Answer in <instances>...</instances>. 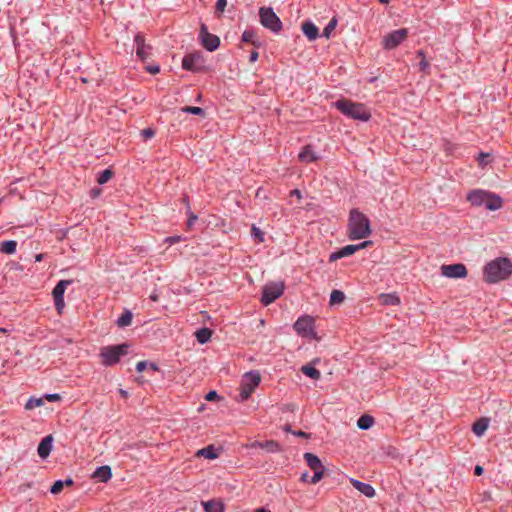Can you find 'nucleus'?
Returning a JSON list of instances; mask_svg holds the SVG:
<instances>
[{"label":"nucleus","mask_w":512,"mask_h":512,"mask_svg":"<svg viewBox=\"0 0 512 512\" xmlns=\"http://www.w3.org/2000/svg\"><path fill=\"white\" fill-rule=\"evenodd\" d=\"M284 288L285 286L283 282H271L266 284L263 287V292L261 296L262 304L269 305L272 302H274L283 294Z\"/></svg>","instance_id":"obj_7"},{"label":"nucleus","mask_w":512,"mask_h":512,"mask_svg":"<svg viewBox=\"0 0 512 512\" xmlns=\"http://www.w3.org/2000/svg\"><path fill=\"white\" fill-rule=\"evenodd\" d=\"M258 57H259V53L256 50H253L250 54L249 61L251 63H253V62L257 61Z\"/></svg>","instance_id":"obj_53"},{"label":"nucleus","mask_w":512,"mask_h":512,"mask_svg":"<svg viewBox=\"0 0 512 512\" xmlns=\"http://www.w3.org/2000/svg\"><path fill=\"white\" fill-rule=\"evenodd\" d=\"M417 57L420 58V62H419L420 70L423 71V72H426L429 69L430 65H429V62L426 59V55L423 52V50H419L417 52Z\"/></svg>","instance_id":"obj_40"},{"label":"nucleus","mask_w":512,"mask_h":512,"mask_svg":"<svg viewBox=\"0 0 512 512\" xmlns=\"http://www.w3.org/2000/svg\"><path fill=\"white\" fill-rule=\"evenodd\" d=\"M262 449H265L268 452L274 453V452L280 451V446H279L278 442H276L274 440H269V441L262 442Z\"/></svg>","instance_id":"obj_39"},{"label":"nucleus","mask_w":512,"mask_h":512,"mask_svg":"<svg viewBox=\"0 0 512 512\" xmlns=\"http://www.w3.org/2000/svg\"><path fill=\"white\" fill-rule=\"evenodd\" d=\"M246 447L247 448H256V447L262 448V442L254 441L250 444H247Z\"/></svg>","instance_id":"obj_57"},{"label":"nucleus","mask_w":512,"mask_h":512,"mask_svg":"<svg viewBox=\"0 0 512 512\" xmlns=\"http://www.w3.org/2000/svg\"><path fill=\"white\" fill-rule=\"evenodd\" d=\"M487 199V191L476 189L472 190L467 195V200L473 205V206H484Z\"/></svg>","instance_id":"obj_13"},{"label":"nucleus","mask_w":512,"mask_h":512,"mask_svg":"<svg viewBox=\"0 0 512 512\" xmlns=\"http://www.w3.org/2000/svg\"><path fill=\"white\" fill-rule=\"evenodd\" d=\"M302 31L310 41L316 40L319 37V29L311 21H306L302 24Z\"/></svg>","instance_id":"obj_20"},{"label":"nucleus","mask_w":512,"mask_h":512,"mask_svg":"<svg viewBox=\"0 0 512 512\" xmlns=\"http://www.w3.org/2000/svg\"><path fill=\"white\" fill-rule=\"evenodd\" d=\"M112 476L111 468L109 466H101L95 470L92 477L100 482L108 481Z\"/></svg>","instance_id":"obj_22"},{"label":"nucleus","mask_w":512,"mask_h":512,"mask_svg":"<svg viewBox=\"0 0 512 512\" xmlns=\"http://www.w3.org/2000/svg\"><path fill=\"white\" fill-rule=\"evenodd\" d=\"M372 244V241H364V242H361L359 244H355L356 245V248H357V251L361 250V249H364L366 247H368L369 245Z\"/></svg>","instance_id":"obj_52"},{"label":"nucleus","mask_w":512,"mask_h":512,"mask_svg":"<svg viewBox=\"0 0 512 512\" xmlns=\"http://www.w3.org/2000/svg\"><path fill=\"white\" fill-rule=\"evenodd\" d=\"M136 370L138 372H142V371H145L147 370L148 372L150 373H156L158 371V367L155 363L153 362H148V361H140L136 364Z\"/></svg>","instance_id":"obj_33"},{"label":"nucleus","mask_w":512,"mask_h":512,"mask_svg":"<svg viewBox=\"0 0 512 512\" xmlns=\"http://www.w3.org/2000/svg\"><path fill=\"white\" fill-rule=\"evenodd\" d=\"M337 18L336 17H333L329 22L328 24L325 26V28L323 29V32H322V37H325V38H330L331 36V33L334 31V29L336 28L337 26Z\"/></svg>","instance_id":"obj_38"},{"label":"nucleus","mask_w":512,"mask_h":512,"mask_svg":"<svg viewBox=\"0 0 512 512\" xmlns=\"http://www.w3.org/2000/svg\"><path fill=\"white\" fill-rule=\"evenodd\" d=\"M44 404V397H41V398H30L26 405H25V408L30 410V409H34L36 407H40Z\"/></svg>","instance_id":"obj_41"},{"label":"nucleus","mask_w":512,"mask_h":512,"mask_svg":"<svg viewBox=\"0 0 512 512\" xmlns=\"http://www.w3.org/2000/svg\"><path fill=\"white\" fill-rule=\"evenodd\" d=\"M113 177V171L110 168H107L100 172L97 177V182L100 185L107 183Z\"/></svg>","instance_id":"obj_37"},{"label":"nucleus","mask_w":512,"mask_h":512,"mask_svg":"<svg viewBox=\"0 0 512 512\" xmlns=\"http://www.w3.org/2000/svg\"><path fill=\"white\" fill-rule=\"evenodd\" d=\"M347 232L350 240L367 238L372 233L369 218L358 209H351L347 224Z\"/></svg>","instance_id":"obj_2"},{"label":"nucleus","mask_w":512,"mask_h":512,"mask_svg":"<svg viewBox=\"0 0 512 512\" xmlns=\"http://www.w3.org/2000/svg\"><path fill=\"white\" fill-rule=\"evenodd\" d=\"M324 476V470L314 471V475L310 478L311 484L318 483Z\"/></svg>","instance_id":"obj_45"},{"label":"nucleus","mask_w":512,"mask_h":512,"mask_svg":"<svg viewBox=\"0 0 512 512\" xmlns=\"http://www.w3.org/2000/svg\"><path fill=\"white\" fill-rule=\"evenodd\" d=\"M182 68L193 73L209 71V67L206 66L204 56L200 51L186 54L182 59Z\"/></svg>","instance_id":"obj_6"},{"label":"nucleus","mask_w":512,"mask_h":512,"mask_svg":"<svg viewBox=\"0 0 512 512\" xmlns=\"http://www.w3.org/2000/svg\"><path fill=\"white\" fill-rule=\"evenodd\" d=\"M17 242L14 240H7L0 243V251L5 254H14L16 252Z\"/></svg>","instance_id":"obj_31"},{"label":"nucleus","mask_w":512,"mask_h":512,"mask_svg":"<svg viewBox=\"0 0 512 512\" xmlns=\"http://www.w3.org/2000/svg\"><path fill=\"white\" fill-rule=\"evenodd\" d=\"M374 424V418L370 415H362L358 420H357V426L362 429V430H367L369 428H371Z\"/></svg>","instance_id":"obj_34"},{"label":"nucleus","mask_w":512,"mask_h":512,"mask_svg":"<svg viewBox=\"0 0 512 512\" xmlns=\"http://www.w3.org/2000/svg\"><path fill=\"white\" fill-rule=\"evenodd\" d=\"M441 273L447 278H464L467 276V268L462 263H455L441 266Z\"/></svg>","instance_id":"obj_11"},{"label":"nucleus","mask_w":512,"mask_h":512,"mask_svg":"<svg viewBox=\"0 0 512 512\" xmlns=\"http://www.w3.org/2000/svg\"><path fill=\"white\" fill-rule=\"evenodd\" d=\"M146 70L150 73V74H157L159 71H160V67L159 65H148L146 67Z\"/></svg>","instance_id":"obj_49"},{"label":"nucleus","mask_w":512,"mask_h":512,"mask_svg":"<svg viewBox=\"0 0 512 512\" xmlns=\"http://www.w3.org/2000/svg\"><path fill=\"white\" fill-rule=\"evenodd\" d=\"M52 440V436L48 435L44 437L39 443L37 452L42 459H45L49 456L52 449Z\"/></svg>","instance_id":"obj_18"},{"label":"nucleus","mask_w":512,"mask_h":512,"mask_svg":"<svg viewBox=\"0 0 512 512\" xmlns=\"http://www.w3.org/2000/svg\"><path fill=\"white\" fill-rule=\"evenodd\" d=\"M255 386H240L238 390V394L234 395L233 397L237 401H245L247 400L250 395L253 393V388Z\"/></svg>","instance_id":"obj_28"},{"label":"nucleus","mask_w":512,"mask_h":512,"mask_svg":"<svg viewBox=\"0 0 512 512\" xmlns=\"http://www.w3.org/2000/svg\"><path fill=\"white\" fill-rule=\"evenodd\" d=\"M132 312L130 310H125L123 314L117 319L116 323L119 327L129 326L132 322Z\"/></svg>","instance_id":"obj_35"},{"label":"nucleus","mask_w":512,"mask_h":512,"mask_svg":"<svg viewBox=\"0 0 512 512\" xmlns=\"http://www.w3.org/2000/svg\"><path fill=\"white\" fill-rule=\"evenodd\" d=\"M195 336H196L197 341L200 344H205L211 339L212 331L209 328L204 327V328L198 329L195 332Z\"/></svg>","instance_id":"obj_29"},{"label":"nucleus","mask_w":512,"mask_h":512,"mask_svg":"<svg viewBox=\"0 0 512 512\" xmlns=\"http://www.w3.org/2000/svg\"><path fill=\"white\" fill-rule=\"evenodd\" d=\"M407 35L408 30L406 28L394 30L384 36L382 46L386 50H393L407 38Z\"/></svg>","instance_id":"obj_8"},{"label":"nucleus","mask_w":512,"mask_h":512,"mask_svg":"<svg viewBox=\"0 0 512 512\" xmlns=\"http://www.w3.org/2000/svg\"><path fill=\"white\" fill-rule=\"evenodd\" d=\"M380 300L384 305L395 306L400 304V298L395 293H383L380 295Z\"/></svg>","instance_id":"obj_27"},{"label":"nucleus","mask_w":512,"mask_h":512,"mask_svg":"<svg viewBox=\"0 0 512 512\" xmlns=\"http://www.w3.org/2000/svg\"><path fill=\"white\" fill-rule=\"evenodd\" d=\"M64 482V486H71L73 485V480L72 479H66Z\"/></svg>","instance_id":"obj_63"},{"label":"nucleus","mask_w":512,"mask_h":512,"mask_svg":"<svg viewBox=\"0 0 512 512\" xmlns=\"http://www.w3.org/2000/svg\"><path fill=\"white\" fill-rule=\"evenodd\" d=\"M199 40L202 46L209 52H213L220 46V39L217 35L208 31L206 24L202 23L199 30Z\"/></svg>","instance_id":"obj_9"},{"label":"nucleus","mask_w":512,"mask_h":512,"mask_svg":"<svg viewBox=\"0 0 512 512\" xmlns=\"http://www.w3.org/2000/svg\"><path fill=\"white\" fill-rule=\"evenodd\" d=\"M134 44L136 47V55L142 61L147 60L152 54L151 45L145 42V37L141 33H137L134 37Z\"/></svg>","instance_id":"obj_12"},{"label":"nucleus","mask_w":512,"mask_h":512,"mask_svg":"<svg viewBox=\"0 0 512 512\" xmlns=\"http://www.w3.org/2000/svg\"><path fill=\"white\" fill-rule=\"evenodd\" d=\"M483 274L487 283L504 281L512 275V261L507 257H498L484 266Z\"/></svg>","instance_id":"obj_1"},{"label":"nucleus","mask_w":512,"mask_h":512,"mask_svg":"<svg viewBox=\"0 0 512 512\" xmlns=\"http://www.w3.org/2000/svg\"><path fill=\"white\" fill-rule=\"evenodd\" d=\"M474 472H475V475L480 476V475H482V473H483V468H482L480 465H477V466L475 467Z\"/></svg>","instance_id":"obj_59"},{"label":"nucleus","mask_w":512,"mask_h":512,"mask_svg":"<svg viewBox=\"0 0 512 512\" xmlns=\"http://www.w3.org/2000/svg\"><path fill=\"white\" fill-rule=\"evenodd\" d=\"M73 283V280H60L52 291L53 297L64 298L66 288Z\"/></svg>","instance_id":"obj_26"},{"label":"nucleus","mask_w":512,"mask_h":512,"mask_svg":"<svg viewBox=\"0 0 512 512\" xmlns=\"http://www.w3.org/2000/svg\"><path fill=\"white\" fill-rule=\"evenodd\" d=\"M490 155L487 154V153H481L480 156H479V165L480 166H484L487 164V158L489 157Z\"/></svg>","instance_id":"obj_50"},{"label":"nucleus","mask_w":512,"mask_h":512,"mask_svg":"<svg viewBox=\"0 0 512 512\" xmlns=\"http://www.w3.org/2000/svg\"><path fill=\"white\" fill-rule=\"evenodd\" d=\"M205 512H223V504L217 500L203 502Z\"/></svg>","instance_id":"obj_30"},{"label":"nucleus","mask_w":512,"mask_h":512,"mask_svg":"<svg viewBox=\"0 0 512 512\" xmlns=\"http://www.w3.org/2000/svg\"><path fill=\"white\" fill-rule=\"evenodd\" d=\"M99 194H100V190H99V189H93V190L91 191V195H92V197H96V196H98Z\"/></svg>","instance_id":"obj_62"},{"label":"nucleus","mask_w":512,"mask_h":512,"mask_svg":"<svg viewBox=\"0 0 512 512\" xmlns=\"http://www.w3.org/2000/svg\"><path fill=\"white\" fill-rule=\"evenodd\" d=\"M355 252H357L356 245H354V244L346 245V246L338 249L337 251L331 253L329 256V261L334 262V261L342 259L344 257L351 256Z\"/></svg>","instance_id":"obj_14"},{"label":"nucleus","mask_w":512,"mask_h":512,"mask_svg":"<svg viewBox=\"0 0 512 512\" xmlns=\"http://www.w3.org/2000/svg\"><path fill=\"white\" fill-rule=\"evenodd\" d=\"M242 41L251 43L256 47L260 45L257 39V34L252 29H247L242 33Z\"/></svg>","instance_id":"obj_32"},{"label":"nucleus","mask_w":512,"mask_h":512,"mask_svg":"<svg viewBox=\"0 0 512 512\" xmlns=\"http://www.w3.org/2000/svg\"><path fill=\"white\" fill-rule=\"evenodd\" d=\"M218 397L217 393L215 391H210L206 396V400L212 401Z\"/></svg>","instance_id":"obj_54"},{"label":"nucleus","mask_w":512,"mask_h":512,"mask_svg":"<svg viewBox=\"0 0 512 512\" xmlns=\"http://www.w3.org/2000/svg\"><path fill=\"white\" fill-rule=\"evenodd\" d=\"M350 483L355 489H357L366 497L372 498L375 496V489L370 484L363 483L356 479H351Z\"/></svg>","instance_id":"obj_17"},{"label":"nucleus","mask_w":512,"mask_h":512,"mask_svg":"<svg viewBox=\"0 0 512 512\" xmlns=\"http://www.w3.org/2000/svg\"><path fill=\"white\" fill-rule=\"evenodd\" d=\"M320 363V359H314L312 362L306 364V365H303L301 367V371L304 375H306L307 377H309L310 379L314 380V381H317L320 379V371L315 367L316 364H319Z\"/></svg>","instance_id":"obj_15"},{"label":"nucleus","mask_w":512,"mask_h":512,"mask_svg":"<svg viewBox=\"0 0 512 512\" xmlns=\"http://www.w3.org/2000/svg\"><path fill=\"white\" fill-rule=\"evenodd\" d=\"M118 391H119V393L121 394V396H122L123 398H127V397H128V395L130 394V392H129V391L124 390V389H119Z\"/></svg>","instance_id":"obj_61"},{"label":"nucleus","mask_w":512,"mask_h":512,"mask_svg":"<svg viewBox=\"0 0 512 512\" xmlns=\"http://www.w3.org/2000/svg\"><path fill=\"white\" fill-rule=\"evenodd\" d=\"M141 135H142V137H143L145 140H148V139H150V138L154 137V135H155V130H154L153 128H150V127L145 128V129H143V130L141 131Z\"/></svg>","instance_id":"obj_46"},{"label":"nucleus","mask_w":512,"mask_h":512,"mask_svg":"<svg viewBox=\"0 0 512 512\" xmlns=\"http://www.w3.org/2000/svg\"><path fill=\"white\" fill-rule=\"evenodd\" d=\"M299 160L304 163H311L314 161H317L320 157L317 155L311 145H306L302 148L301 152L299 153Z\"/></svg>","instance_id":"obj_19"},{"label":"nucleus","mask_w":512,"mask_h":512,"mask_svg":"<svg viewBox=\"0 0 512 512\" xmlns=\"http://www.w3.org/2000/svg\"><path fill=\"white\" fill-rule=\"evenodd\" d=\"M345 300V294L341 290H333L330 294V305L341 304Z\"/></svg>","instance_id":"obj_36"},{"label":"nucleus","mask_w":512,"mask_h":512,"mask_svg":"<svg viewBox=\"0 0 512 512\" xmlns=\"http://www.w3.org/2000/svg\"><path fill=\"white\" fill-rule=\"evenodd\" d=\"M128 350V344L106 346L101 349L99 356L101 358L102 364L106 366H112L118 363L122 356L127 355Z\"/></svg>","instance_id":"obj_4"},{"label":"nucleus","mask_w":512,"mask_h":512,"mask_svg":"<svg viewBox=\"0 0 512 512\" xmlns=\"http://www.w3.org/2000/svg\"><path fill=\"white\" fill-rule=\"evenodd\" d=\"M196 220H197V216L193 213H190L189 219L187 222L188 226H192Z\"/></svg>","instance_id":"obj_55"},{"label":"nucleus","mask_w":512,"mask_h":512,"mask_svg":"<svg viewBox=\"0 0 512 512\" xmlns=\"http://www.w3.org/2000/svg\"><path fill=\"white\" fill-rule=\"evenodd\" d=\"M53 298H54V303H55V307H56L57 311L59 313H61L65 306L64 298H60V296L53 297Z\"/></svg>","instance_id":"obj_47"},{"label":"nucleus","mask_w":512,"mask_h":512,"mask_svg":"<svg viewBox=\"0 0 512 512\" xmlns=\"http://www.w3.org/2000/svg\"><path fill=\"white\" fill-rule=\"evenodd\" d=\"M304 459L311 470H313V471L324 470V466H323L321 460L316 455L307 452L304 454Z\"/></svg>","instance_id":"obj_21"},{"label":"nucleus","mask_w":512,"mask_h":512,"mask_svg":"<svg viewBox=\"0 0 512 512\" xmlns=\"http://www.w3.org/2000/svg\"><path fill=\"white\" fill-rule=\"evenodd\" d=\"M334 106L348 118L366 122L371 118V113L368 108L362 104L353 102L348 99H339L334 103Z\"/></svg>","instance_id":"obj_3"},{"label":"nucleus","mask_w":512,"mask_h":512,"mask_svg":"<svg viewBox=\"0 0 512 512\" xmlns=\"http://www.w3.org/2000/svg\"><path fill=\"white\" fill-rule=\"evenodd\" d=\"M310 478H311V477H310L309 473H308V472H305V473H303V474L301 475L300 480H301L302 482H310Z\"/></svg>","instance_id":"obj_58"},{"label":"nucleus","mask_w":512,"mask_h":512,"mask_svg":"<svg viewBox=\"0 0 512 512\" xmlns=\"http://www.w3.org/2000/svg\"><path fill=\"white\" fill-rule=\"evenodd\" d=\"M294 330L302 336H315L314 319L309 315L299 317L293 325Z\"/></svg>","instance_id":"obj_10"},{"label":"nucleus","mask_w":512,"mask_h":512,"mask_svg":"<svg viewBox=\"0 0 512 512\" xmlns=\"http://www.w3.org/2000/svg\"><path fill=\"white\" fill-rule=\"evenodd\" d=\"M255 512H270L269 510H266L264 508H258L255 510Z\"/></svg>","instance_id":"obj_64"},{"label":"nucleus","mask_w":512,"mask_h":512,"mask_svg":"<svg viewBox=\"0 0 512 512\" xmlns=\"http://www.w3.org/2000/svg\"><path fill=\"white\" fill-rule=\"evenodd\" d=\"M260 382H261L260 372L257 370H251V371L246 372L243 375L241 384H260Z\"/></svg>","instance_id":"obj_24"},{"label":"nucleus","mask_w":512,"mask_h":512,"mask_svg":"<svg viewBox=\"0 0 512 512\" xmlns=\"http://www.w3.org/2000/svg\"><path fill=\"white\" fill-rule=\"evenodd\" d=\"M251 235L260 243L264 241V233L255 225H253L251 228Z\"/></svg>","instance_id":"obj_43"},{"label":"nucleus","mask_w":512,"mask_h":512,"mask_svg":"<svg viewBox=\"0 0 512 512\" xmlns=\"http://www.w3.org/2000/svg\"><path fill=\"white\" fill-rule=\"evenodd\" d=\"M60 395L59 394H46L44 396V399H46L47 401H58L60 400Z\"/></svg>","instance_id":"obj_51"},{"label":"nucleus","mask_w":512,"mask_h":512,"mask_svg":"<svg viewBox=\"0 0 512 512\" xmlns=\"http://www.w3.org/2000/svg\"><path fill=\"white\" fill-rule=\"evenodd\" d=\"M259 21L264 28L275 34H278L283 28L281 19L271 7L259 8Z\"/></svg>","instance_id":"obj_5"},{"label":"nucleus","mask_w":512,"mask_h":512,"mask_svg":"<svg viewBox=\"0 0 512 512\" xmlns=\"http://www.w3.org/2000/svg\"><path fill=\"white\" fill-rule=\"evenodd\" d=\"M182 111L184 113L193 114V115H199V116L205 115V111L201 107L185 106L182 108Z\"/></svg>","instance_id":"obj_42"},{"label":"nucleus","mask_w":512,"mask_h":512,"mask_svg":"<svg viewBox=\"0 0 512 512\" xmlns=\"http://www.w3.org/2000/svg\"><path fill=\"white\" fill-rule=\"evenodd\" d=\"M290 195H291V196H296V197H298V198H301V192H300V190H298V189H294V190H292V191L290 192Z\"/></svg>","instance_id":"obj_60"},{"label":"nucleus","mask_w":512,"mask_h":512,"mask_svg":"<svg viewBox=\"0 0 512 512\" xmlns=\"http://www.w3.org/2000/svg\"><path fill=\"white\" fill-rule=\"evenodd\" d=\"M197 456H202L206 459H216L219 457V449L215 448L213 445H209L205 448L198 450L196 453Z\"/></svg>","instance_id":"obj_23"},{"label":"nucleus","mask_w":512,"mask_h":512,"mask_svg":"<svg viewBox=\"0 0 512 512\" xmlns=\"http://www.w3.org/2000/svg\"><path fill=\"white\" fill-rule=\"evenodd\" d=\"M64 488V482L62 480H58L54 482V484L51 486L50 492L52 494H58L60 493Z\"/></svg>","instance_id":"obj_44"},{"label":"nucleus","mask_w":512,"mask_h":512,"mask_svg":"<svg viewBox=\"0 0 512 512\" xmlns=\"http://www.w3.org/2000/svg\"><path fill=\"white\" fill-rule=\"evenodd\" d=\"M484 206L490 211L499 210L503 206V199L499 195L487 191V199Z\"/></svg>","instance_id":"obj_16"},{"label":"nucleus","mask_w":512,"mask_h":512,"mask_svg":"<svg viewBox=\"0 0 512 512\" xmlns=\"http://www.w3.org/2000/svg\"><path fill=\"white\" fill-rule=\"evenodd\" d=\"M227 6V0H217L216 2V11L223 12Z\"/></svg>","instance_id":"obj_48"},{"label":"nucleus","mask_w":512,"mask_h":512,"mask_svg":"<svg viewBox=\"0 0 512 512\" xmlns=\"http://www.w3.org/2000/svg\"><path fill=\"white\" fill-rule=\"evenodd\" d=\"M488 425H489V420L487 418H480L473 424L472 431L477 436H482L485 433V431L487 430Z\"/></svg>","instance_id":"obj_25"},{"label":"nucleus","mask_w":512,"mask_h":512,"mask_svg":"<svg viewBox=\"0 0 512 512\" xmlns=\"http://www.w3.org/2000/svg\"><path fill=\"white\" fill-rule=\"evenodd\" d=\"M179 240H180L179 236H170V237L166 238V242H168L170 244H174V243L178 242Z\"/></svg>","instance_id":"obj_56"}]
</instances>
